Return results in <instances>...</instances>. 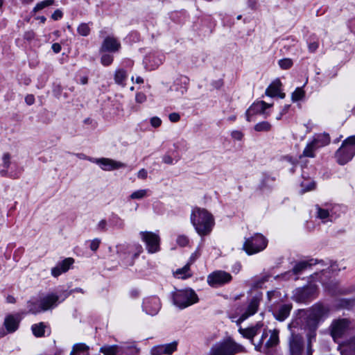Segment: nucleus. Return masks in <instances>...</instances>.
<instances>
[{"label": "nucleus", "instance_id": "1", "mask_svg": "<svg viewBox=\"0 0 355 355\" xmlns=\"http://www.w3.org/2000/svg\"><path fill=\"white\" fill-rule=\"evenodd\" d=\"M191 222L201 236L209 235L214 226V216L205 208L194 207L191 214Z\"/></svg>", "mask_w": 355, "mask_h": 355}, {"label": "nucleus", "instance_id": "2", "mask_svg": "<svg viewBox=\"0 0 355 355\" xmlns=\"http://www.w3.org/2000/svg\"><path fill=\"white\" fill-rule=\"evenodd\" d=\"M355 155V135L349 136L342 143L336 150L335 157L340 165H345Z\"/></svg>", "mask_w": 355, "mask_h": 355}, {"label": "nucleus", "instance_id": "3", "mask_svg": "<svg viewBox=\"0 0 355 355\" xmlns=\"http://www.w3.org/2000/svg\"><path fill=\"white\" fill-rule=\"evenodd\" d=\"M100 352L104 355H137L139 349L135 342H131L123 343L120 346L106 345L101 347Z\"/></svg>", "mask_w": 355, "mask_h": 355}, {"label": "nucleus", "instance_id": "4", "mask_svg": "<svg viewBox=\"0 0 355 355\" xmlns=\"http://www.w3.org/2000/svg\"><path fill=\"white\" fill-rule=\"evenodd\" d=\"M173 302L176 306L184 309L197 303L198 297L196 292L191 288L180 290L174 293Z\"/></svg>", "mask_w": 355, "mask_h": 355}, {"label": "nucleus", "instance_id": "5", "mask_svg": "<svg viewBox=\"0 0 355 355\" xmlns=\"http://www.w3.org/2000/svg\"><path fill=\"white\" fill-rule=\"evenodd\" d=\"M268 244L267 239L261 234H256L244 242L243 249L248 254L258 253L264 250Z\"/></svg>", "mask_w": 355, "mask_h": 355}, {"label": "nucleus", "instance_id": "6", "mask_svg": "<svg viewBox=\"0 0 355 355\" xmlns=\"http://www.w3.org/2000/svg\"><path fill=\"white\" fill-rule=\"evenodd\" d=\"M279 343V331L277 329L263 331L259 341L254 344L255 347L261 350L262 347L269 349L276 347Z\"/></svg>", "mask_w": 355, "mask_h": 355}, {"label": "nucleus", "instance_id": "7", "mask_svg": "<svg viewBox=\"0 0 355 355\" xmlns=\"http://www.w3.org/2000/svg\"><path fill=\"white\" fill-rule=\"evenodd\" d=\"M350 321L346 318L336 319L332 321L329 331L334 341L337 342L349 330Z\"/></svg>", "mask_w": 355, "mask_h": 355}, {"label": "nucleus", "instance_id": "8", "mask_svg": "<svg viewBox=\"0 0 355 355\" xmlns=\"http://www.w3.org/2000/svg\"><path fill=\"white\" fill-rule=\"evenodd\" d=\"M140 235L149 253H155L159 250L160 239L158 234L152 232H141Z\"/></svg>", "mask_w": 355, "mask_h": 355}, {"label": "nucleus", "instance_id": "9", "mask_svg": "<svg viewBox=\"0 0 355 355\" xmlns=\"http://www.w3.org/2000/svg\"><path fill=\"white\" fill-rule=\"evenodd\" d=\"M232 279V275L223 270L214 271L207 277V283L213 287L222 286L230 282Z\"/></svg>", "mask_w": 355, "mask_h": 355}, {"label": "nucleus", "instance_id": "10", "mask_svg": "<svg viewBox=\"0 0 355 355\" xmlns=\"http://www.w3.org/2000/svg\"><path fill=\"white\" fill-rule=\"evenodd\" d=\"M329 309L328 307L316 304L311 310V313L309 315V322L312 323V327L315 329L319 321L322 318L328 315Z\"/></svg>", "mask_w": 355, "mask_h": 355}, {"label": "nucleus", "instance_id": "11", "mask_svg": "<svg viewBox=\"0 0 355 355\" xmlns=\"http://www.w3.org/2000/svg\"><path fill=\"white\" fill-rule=\"evenodd\" d=\"M261 300V295L253 297L248 302L245 311L241 315L239 322H243L248 317L255 314L258 310L260 302Z\"/></svg>", "mask_w": 355, "mask_h": 355}, {"label": "nucleus", "instance_id": "12", "mask_svg": "<svg viewBox=\"0 0 355 355\" xmlns=\"http://www.w3.org/2000/svg\"><path fill=\"white\" fill-rule=\"evenodd\" d=\"M120 42L113 36H107L102 42L100 51L115 53L120 50Z\"/></svg>", "mask_w": 355, "mask_h": 355}, {"label": "nucleus", "instance_id": "13", "mask_svg": "<svg viewBox=\"0 0 355 355\" xmlns=\"http://www.w3.org/2000/svg\"><path fill=\"white\" fill-rule=\"evenodd\" d=\"M236 346L230 343H223L214 346L210 351V355H234Z\"/></svg>", "mask_w": 355, "mask_h": 355}, {"label": "nucleus", "instance_id": "14", "mask_svg": "<svg viewBox=\"0 0 355 355\" xmlns=\"http://www.w3.org/2000/svg\"><path fill=\"white\" fill-rule=\"evenodd\" d=\"M95 162L98 164L103 170L105 171H112L125 166L123 163L116 162L109 158L98 159L95 161Z\"/></svg>", "mask_w": 355, "mask_h": 355}, {"label": "nucleus", "instance_id": "15", "mask_svg": "<svg viewBox=\"0 0 355 355\" xmlns=\"http://www.w3.org/2000/svg\"><path fill=\"white\" fill-rule=\"evenodd\" d=\"M291 355H300L303 349L302 338L298 335H292L289 340Z\"/></svg>", "mask_w": 355, "mask_h": 355}, {"label": "nucleus", "instance_id": "16", "mask_svg": "<svg viewBox=\"0 0 355 355\" xmlns=\"http://www.w3.org/2000/svg\"><path fill=\"white\" fill-rule=\"evenodd\" d=\"M160 308V302L157 297H153L146 299L144 302V309L149 315H155Z\"/></svg>", "mask_w": 355, "mask_h": 355}, {"label": "nucleus", "instance_id": "17", "mask_svg": "<svg viewBox=\"0 0 355 355\" xmlns=\"http://www.w3.org/2000/svg\"><path fill=\"white\" fill-rule=\"evenodd\" d=\"M316 292L315 286H309L297 291L295 298L299 302H305L313 297Z\"/></svg>", "mask_w": 355, "mask_h": 355}, {"label": "nucleus", "instance_id": "18", "mask_svg": "<svg viewBox=\"0 0 355 355\" xmlns=\"http://www.w3.org/2000/svg\"><path fill=\"white\" fill-rule=\"evenodd\" d=\"M263 324L258 322L253 327L248 328H240L239 333L245 338L253 340L254 337L261 331Z\"/></svg>", "mask_w": 355, "mask_h": 355}, {"label": "nucleus", "instance_id": "19", "mask_svg": "<svg viewBox=\"0 0 355 355\" xmlns=\"http://www.w3.org/2000/svg\"><path fill=\"white\" fill-rule=\"evenodd\" d=\"M266 102L259 101L254 103L246 112V117L248 121H251V116L258 113H263Z\"/></svg>", "mask_w": 355, "mask_h": 355}, {"label": "nucleus", "instance_id": "20", "mask_svg": "<svg viewBox=\"0 0 355 355\" xmlns=\"http://www.w3.org/2000/svg\"><path fill=\"white\" fill-rule=\"evenodd\" d=\"M19 320L17 317L9 315L6 317L4 320V326L8 332H14L19 326Z\"/></svg>", "mask_w": 355, "mask_h": 355}, {"label": "nucleus", "instance_id": "21", "mask_svg": "<svg viewBox=\"0 0 355 355\" xmlns=\"http://www.w3.org/2000/svg\"><path fill=\"white\" fill-rule=\"evenodd\" d=\"M58 300V297L55 295H49L42 298L40 301L42 310L46 311L56 305Z\"/></svg>", "mask_w": 355, "mask_h": 355}, {"label": "nucleus", "instance_id": "22", "mask_svg": "<svg viewBox=\"0 0 355 355\" xmlns=\"http://www.w3.org/2000/svg\"><path fill=\"white\" fill-rule=\"evenodd\" d=\"M291 309V304H283L275 313V317L277 320L283 321L289 315Z\"/></svg>", "mask_w": 355, "mask_h": 355}, {"label": "nucleus", "instance_id": "23", "mask_svg": "<svg viewBox=\"0 0 355 355\" xmlns=\"http://www.w3.org/2000/svg\"><path fill=\"white\" fill-rule=\"evenodd\" d=\"M313 141L318 146V148H319L329 144L330 142V137L328 134H320L314 137Z\"/></svg>", "mask_w": 355, "mask_h": 355}, {"label": "nucleus", "instance_id": "24", "mask_svg": "<svg viewBox=\"0 0 355 355\" xmlns=\"http://www.w3.org/2000/svg\"><path fill=\"white\" fill-rule=\"evenodd\" d=\"M281 82L277 80L273 82L266 89V94L267 96L274 97L277 96L280 90Z\"/></svg>", "mask_w": 355, "mask_h": 355}, {"label": "nucleus", "instance_id": "25", "mask_svg": "<svg viewBox=\"0 0 355 355\" xmlns=\"http://www.w3.org/2000/svg\"><path fill=\"white\" fill-rule=\"evenodd\" d=\"M127 78V72L125 70L119 69L115 71L114 81L116 84L125 86V80Z\"/></svg>", "mask_w": 355, "mask_h": 355}, {"label": "nucleus", "instance_id": "26", "mask_svg": "<svg viewBox=\"0 0 355 355\" xmlns=\"http://www.w3.org/2000/svg\"><path fill=\"white\" fill-rule=\"evenodd\" d=\"M318 148V146L315 144V143L312 141L309 143L305 148L303 150L302 155H300V157H315V150Z\"/></svg>", "mask_w": 355, "mask_h": 355}, {"label": "nucleus", "instance_id": "27", "mask_svg": "<svg viewBox=\"0 0 355 355\" xmlns=\"http://www.w3.org/2000/svg\"><path fill=\"white\" fill-rule=\"evenodd\" d=\"M46 325L43 322L35 324L32 326V331L35 336L42 337L44 335Z\"/></svg>", "mask_w": 355, "mask_h": 355}, {"label": "nucleus", "instance_id": "28", "mask_svg": "<svg viewBox=\"0 0 355 355\" xmlns=\"http://www.w3.org/2000/svg\"><path fill=\"white\" fill-rule=\"evenodd\" d=\"M190 266L189 263H187L183 268L178 269L175 272V275L179 278L186 279L190 277L191 274L189 272Z\"/></svg>", "mask_w": 355, "mask_h": 355}, {"label": "nucleus", "instance_id": "29", "mask_svg": "<svg viewBox=\"0 0 355 355\" xmlns=\"http://www.w3.org/2000/svg\"><path fill=\"white\" fill-rule=\"evenodd\" d=\"M10 159H11V155L8 153H5L3 154L2 156V162H3V166L6 168L5 170H2L0 171L1 174L3 176H5L7 174V169L10 167Z\"/></svg>", "mask_w": 355, "mask_h": 355}, {"label": "nucleus", "instance_id": "30", "mask_svg": "<svg viewBox=\"0 0 355 355\" xmlns=\"http://www.w3.org/2000/svg\"><path fill=\"white\" fill-rule=\"evenodd\" d=\"M271 128L272 125L268 121H262L257 123L254 125V129L257 132H268L270 130Z\"/></svg>", "mask_w": 355, "mask_h": 355}, {"label": "nucleus", "instance_id": "31", "mask_svg": "<svg viewBox=\"0 0 355 355\" xmlns=\"http://www.w3.org/2000/svg\"><path fill=\"white\" fill-rule=\"evenodd\" d=\"M27 307L30 313H37L42 310L41 303L38 304L37 302L29 301L28 302Z\"/></svg>", "mask_w": 355, "mask_h": 355}, {"label": "nucleus", "instance_id": "32", "mask_svg": "<svg viewBox=\"0 0 355 355\" xmlns=\"http://www.w3.org/2000/svg\"><path fill=\"white\" fill-rule=\"evenodd\" d=\"M54 3V0H45L36 4L34 7L33 12H37L46 7L50 6Z\"/></svg>", "mask_w": 355, "mask_h": 355}, {"label": "nucleus", "instance_id": "33", "mask_svg": "<svg viewBox=\"0 0 355 355\" xmlns=\"http://www.w3.org/2000/svg\"><path fill=\"white\" fill-rule=\"evenodd\" d=\"M310 264L306 261H302L297 263L293 269L295 275L300 273L302 270L306 269Z\"/></svg>", "mask_w": 355, "mask_h": 355}, {"label": "nucleus", "instance_id": "34", "mask_svg": "<svg viewBox=\"0 0 355 355\" xmlns=\"http://www.w3.org/2000/svg\"><path fill=\"white\" fill-rule=\"evenodd\" d=\"M73 263V259L72 258H67L60 262L58 265L60 266L62 271L64 272H67L70 266Z\"/></svg>", "mask_w": 355, "mask_h": 355}, {"label": "nucleus", "instance_id": "35", "mask_svg": "<svg viewBox=\"0 0 355 355\" xmlns=\"http://www.w3.org/2000/svg\"><path fill=\"white\" fill-rule=\"evenodd\" d=\"M164 348V354L170 355L173 352H175L177 349V343L175 342L166 344V345H162Z\"/></svg>", "mask_w": 355, "mask_h": 355}, {"label": "nucleus", "instance_id": "36", "mask_svg": "<svg viewBox=\"0 0 355 355\" xmlns=\"http://www.w3.org/2000/svg\"><path fill=\"white\" fill-rule=\"evenodd\" d=\"M304 96V91L301 87H297L292 94L293 101L301 100Z\"/></svg>", "mask_w": 355, "mask_h": 355}, {"label": "nucleus", "instance_id": "37", "mask_svg": "<svg viewBox=\"0 0 355 355\" xmlns=\"http://www.w3.org/2000/svg\"><path fill=\"white\" fill-rule=\"evenodd\" d=\"M78 32L82 36H87L90 33V28L87 24H81L78 27Z\"/></svg>", "mask_w": 355, "mask_h": 355}, {"label": "nucleus", "instance_id": "38", "mask_svg": "<svg viewBox=\"0 0 355 355\" xmlns=\"http://www.w3.org/2000/svg\"><path fill=\"white\" fill-rule=\"evenodd\" d=\"M81 352V355H88V347L85 344H76L73 346V350Z\"/></svg>", "mask_w": 355, "mask_h": 355}, {"label": "nucleus", "instance_id": "39", "mask_svg": "<svg viewBox=\"0 0 355 355\" xmlns=\"http://www.w3.org/2000/svg\"><path fill=\"white\" fill-rule=\"evenodd\" d=\"M114 60V58L110 54L105 53L101 58V62L104 66L110 65Z\"/></svg>", "mask_w": 355, "mask_h": 355}, {"label": "nucleus", "instance_id": "40", "mask_svg": "<svg viewBox=\"0 0 355 355\" xmlns=\"http://www.w3.org/2000/svg\"><path fill=\"white\" fill-rule=\"evenodd\" d=\"M279 67L283 69H288L293 65V61L290 58L282 59L279 61Z\"/></svg>", "mask_w": 355, "mask_h": 355}, {"label": "nucleus", "instance_id": "41", "mask_svg": "<svg viewBox=\"0 0 355 355\" xmlns=\"http://www.w3.org/2000/svg\"><path fill=\"white\" fill-rule=\"evenodd\" d=\"M146 194L147 190L141 189L133 192L130 197L131 199H141L144 198L146 196Z\"/></svg>", "mask_w": 355, "mask_h": 355}, {"label": "nucleus", "instance_id": "42", "mask_svg": "<svg viewBox=\"0 0 355 355\" xmlns=\"http://www.w3.org/2000/svg\"><path fill=\"white\" fill-rule=\"evenodd\" d=\"M176 241L180 246L184 247L189 244V239L185 235H179L177 238Z\"/></svg>", "mask_w": 355, "mask_h": 355}, {"label": "nucleus", "instance_id": "43", "mask_svg": "<svg viewBox=\"0 0 355 355\" xmlns=\"http://www.w3.org/2000/svg\"><path fill=\"white\" fill-rule=\"evenodd\" d=\"M317 209V216L320 219H325L328 218L329 214L328 210L320 208L319 206H316Z\"/></svg>", "mask_w": 355, "mask_h": 355}, {"label": "nucleus", "instance_id": "44", "mask_svg": "<svg viewBox=\"0 0 355 355\" xmlns=\"http://www.w3.org/2000/svg\"><path fill=\"white\" fill-rule=\"evenodd\" d=\"M200 256V248L198 247L196 250L191 254L189 261L187 263H189V266L192 264Z\"/></svg>", "mask_w": 355, "mask_h": 355}, {"label": "nucleus", "instance_id": "45", "mask_svg": "<svg viewBox=\"0 0 355 355\" xmlns=\"http://www.w3.org/2000/svg\"><path fill=\"white\" fill-rule=\"evenodd\" d=\"M152 355H162L164 354V348L162 345H159L153 347L151 349Z\"/></svg>", "mask_w": 355, "mask_h": 355}, {"label": "nucleus", "instance_id": "46", "mask_svg": "<svg viewBox=\"0 0 355 355\" xmlns=\"http://www.w3.org/2000/svg\"><path fill=\"white\" fill-rule=\"evenodd\" d=\"M101 243V240L98 239H94L91 241L90 249L92 251H96Z\"/></svg>", "mask_w": 355, "mask_h": 355}, {"label": "nucleus", "instance_id": "47", "mask_svg": "<svg viewBox=\"0 0 355 355\" xmlns=\"http://www.w3.org/2000/svg\"><path fill=\"white\" fill-rule=\"evenodd\" d=\"M62 272H64V271H62L60 266H59L58 264L55 267H54L51 269V274L53 277H58Z\"/></svg>", "mask_w": 355, "mask_h": 355}, {"label": "nucleus", "instance_id": "48", "mask_svg": "<svg viewBox=\"0 0 355 355\" xmlns=\"http://www.w3.org/2000/svg\"><path fill=\"white\" fill-rule=\"evenodd\" d=\"M161 123H162V121L158 117L155 116V117L151 118V119H150V124L154 128H157V127L160 126Z\"/></svg>", "mask_w": 355, "mask_h": 355}, {"label": "nucleus", "instance_id": "49", "mask_svg": "<svg viewBox=\"0 0 355 355\" xmlns=\"http://www.w3.org/2000/svg\"><path fill=\"white\" fill-rule=\"evenodd\" d=\"M302 187L303 188V192L311 191L315 188V183L313 182H310L306 186L304 184V183H302Z\"/></svg>", "mask_w": 355, "mask_h": 355}, {"label": "nucleus", "instance_id": "50", "mask_svg": "<svg viewBox=\"0 0 355 355\" xmlns=\"http://www.w3.org/2000/svg\"><path fill=\"white\" fill-rule=\"evenodd\" d=\"M135 100L139 103H142L146 100V96L144 93H138L136 94Z\"/></svg>", "mask_w": 355, "mask_h": 355}, {"label": "nucleus", "instance_id": "51", "mask_svg": "<svg viewBox=\"0 0 355 355\" xmlns=\"http://www.w3.org/2000/svg\"><path fill=\"white\" fill-rule=\"evenodd\" d=\"M97 228L101 231H105L107 230V221L104 219L101 220L97 225Z\"/></svg>", "mask_w": 355, "mask_h": 355}, {"label": "nucleus", "instance_id": "52", "mask_svg": "<svg viewBox=\"0 0 355 355\" xmlns=\"http://www.w3.org/2000/svg\"><path fill=\"white\" fill-rule=\"evenodd\" d=\"M232 136L234 139L240 141L242 139L243 135L241 132L238 130H234L232 132Z\"/></svg>", "mask_w": 355, "mask_h": 355}, {"label": "nucleus", "instance_id": "53", "mask_svg": "<svg viewBox=\"0 0 355 355\" xmlns=\"http://www.w3.org/2000/svg\"><path fill=\"white\" fill-rule=\"evenodd\" d=\"M62 17V12L60 10H56L54 11V12L51 15V18L53 20H58Z\"/></svg>", "mask_w": 355, "mask_h": 355}, {"label": "nucleus", "instance_id": "54", "mask_svg": "<svg viewBox=\"0 0 355 355\" xmlns=\"http://www.w3.org/2000/svg\"><path fill=\"white\" fill-rule=\"evenodd\" d=\"M168 118L171 122H177L180 120V115L178 113L173 112L169 114Z\"/></svg>", "mask_w": 355, "mask_h": 355}, {"label": "nucleus", "instance_id": "55", "mask_svg": "<svg viewBox=\"0 0 355 355\" xmlns=\"http://www.w3.org/2000/svg\"><path fill=\"white\" fill-rule=\"evenodd\" d=\"M25 101L28 105H31L35 102V97L32 94H28L25 98Z\"/></svg>", "mask_w": 355, "mask_h": 355}, {"label": "nucleus", "instance_id": "56", "mask_svg": "<svg viewBox=\"0 0 355 355\" xmlns=\"http://www.w3.org/2000/svg\"><path fill=\"white\" fill-rule=\"evenodd\" d=\"M147 171L146 169L144 168H142L141 169L139 172H138V174H137V177L139 178H141V179H146L147 178Z\"/></svg>", "mask_w": 355, "mask_h": 355}, {"label": "nucleus", "instance_id": "57", "mask_svg": "<svg viewBox=\"0 0 355 355\" xmlns=\"http://www.w3.org/2000/svg\"><path fill=\"white\" fill-rule=\"evenodd\" d=\"M163 162L168 164H172L173 159L171 156L166 155L163 157Z\"/></svg>", "mask_w": 355, "mask_h": 355}, {"label": "nucleus", "instance_id": "58", "mask_svg": "<svg viewBox=\"0 0 355 355\" xmlns=\"http://www.w3.org/2000/svg\"><path fill=\"white\" fill-rule=\"evenodd\" d=\"M52 49L55 53H58L61 51V46L58 43H54L52 45Z\"/></svg>", "mask_w": 355, "mask_h": 355}, {"label": "nucleus", "instance_id": "59", "mask_svg": "<svg viewBox=\"0 0 355 355\" xmlns=\"http://www.w3.org/2000/svg\"><path fill=\"white\" fill-rule=\"evenodd\" d=\"M318 47V44L316 42H313L309 44V49L311 52H314Z\"/></svg>", "mask_w": 355, "mask_h": 355}, {"label": "nucleus", "instance_id": "60", "mask_svg": "<svg viewBox=\"0 0 355 355\" xmlns=\"http://www.w3.org/2000/svg\"><path fill=\"white\" fill-rule=\"evenodd\" d=\"M35 37V33L33 31H28L25 34V38L27 40H32Z\"/></svg>", "mask_w": 355, "mask_h": 355}, {"label": "nucleus", "instance_id": "61", "mask_svg": "<svg viewBox=\"0 0 355 355\" xmlns=\"http://www.w3.org/2000/svg\"><path fill=\"white\" fill-rule=\"evenodd\" d=\"M7 302L8 303H15V298L12 296V295H9L7 297Z\"/></svg>", "mask_w": 355, "mask_h": 355}, {"label": "nucleus", "instance_id": "62", "mask_svg": "<svg viewBox=\"0 0 355 355\" xmlns=\"http://www.w3.org/2000/svg\"><path fill=\"white\" fill-rule=\"evenodd\" d=\"M135 82H136L137 83L140 84V83H144V80H143V78H141V77H137V78H136V80H135Z\"/></svg>", "mask_w": 355, "mask_h": 355}, {"label": "nucleus", "instance_id": "63", "mask_svg": "<svg viewBox=\"0 0 355 355\" xmlns=\"http://www.w3.org/2000/svg\"><path fill=\"white\" fill-rule=\"evenodd\" d=\"M37 19L40 21L42 23H44L46 21V17L44 16H40L37 17Z\"/></svg>", "mask_w": 355, "mask_h": 355}, {"label": "nucleus", "instance_id": "64", "mask_svg": "<svg viewBox=\"0 0 355 355\" xmlns=\"http://www.w3.org/2000/svg\"><path fill=\"white\" fill-rule=\"evenodd\" d=\"M349 304V302L346 301V300L342 301V304H341L342 306L345 307V306H347Z\"/></svg>", "mask_w": 355, "mask_h": 355}]
</instances>
